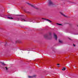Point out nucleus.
Returning a JSON list of instances; mask_svg holds the SVG:
<instances>
[{"label": "nucleus", "instance_id": "obj_15", "mask_svg": "<svg viewBox=\"0 0 78 78\" xmlns=\"http://www.w3.org/2000/svg\"><path fill=\"white\" fill-rule=\"evenodd\" d=\"M57 65H58V66L59 65V64H57Z\"/></svg>", "mask_w": 78, "mask_h": 78}, {"label": "nucleus", "instance_id": "obj_9", "mask_svg": "<svg viewBox=\"0 0 78 78\" xmlns=\"http://www.w3.org/2000/svg\"><path fill=\"white\" fill-rule=\"evenodd\" d=\"M4 69L5 70H8V69L7 67H5V68H4Z\"/></svg>", "mask_w": 78, "mask_h": 78}, {"label": "nucleus", "instance_id": "obj_11", "mask_svg": "<svg viewBox=\"0 0 78 78\" xmlns=\"http://www.w3.org/2000/svg\"><path fill=\"white\" fill-rule=\"evenodd\" d=\"M8 19H12L13 18L10 17H8Z\"/></svg>", "mask_w": 78, "mask_h": 78}, {"label": "nucleus", "instance_id": "obj_13", "mask_svg": "<svg viewBox=\"0 0 78 78\" xmlns=\"http://www.w3.org/2000/svg\"><path fill=\"white\" fill-rule=\"evenodd\" d=\"M44 37H45V38H46L47 37V36L46 35V36H44Z\"/></svg>", "mask_w": 78, "mask_h": 78}, {"label": "nucleus", "instance_id": "obj_2", "mask_svg": "<svg viewBox=\"0 0 78 78\" xmlns=\"http://www.w3.org/2000/svg\"><path fill=\"white\" fill-rule=\"evenodd\" d=\"M3 65V66H5V64H4V62H0V67H2V66H1V65Z\"/></svg>", "mask_w": 78, "mask_h": 78}, {"label": "nucleus", "instance_id": "obj_5", "mask_svg": "<svg viewBox=\"0 0 78 78\" xmlns=\"http://www.w3.org/2000/svg\"><path fill=\"white\" fill-rule=\"evenodd\" d=\"M42 19H44V20H47V21H49V22H51V21L48 20L46 19L45 18H42Z\"/></svg>", "mask_w": 78, "mask_h": 78}, {"label": "nucleus", "instance_id": "obj_7", "mask_svg": "<svg viewBox=\"0 0 78 78\" xmlns=\"http://www.w3.org/2000/svg\"><path fill=\"white\" fill-rule=\"evenodd\" d=\"M35 76H36V75H34L33 76H29L28 77L29 78H33V77H35Z\"/></svg>", "mask_w": 78, "mask_h": 78}, {"label": "nucleus", "instance_id": "obj_17", "mask_svg": "<svg viewBox=\"0 0 78 78\" xmlns=\"http://www.w3.org/2000/svg\"><path fill=\"white\" fill-rule=\"evenodd\" d=\"M58 67H59V66H58Z\"/></svg>", "mask_w": 78, "mask_h": 78}, {"label": "nucleus", "instance_id": "obj_14", "mask_svg": "<svg viewBox=\"0 0 78 78\" xmlns=\"http://www.w3.org/2000/svg\"><path fill=\"white\" fill-rule=\"evenodd\" d=\"M58 25H62L61 24H58Z\"/></svg>", "mask_w": 78, "mask_h": 78}, {"label": "nucleus", "instance_id": "obj_12", "mask_svg": "<svg viewBox=\"0 0 78 78\" xmlns=\"http://www.w3.org/2000/svg\"><path fill=\"white\" fill-rule=\"evenodd\" d=\"M59 42H60V43H62V41L61 40H59Z\"/></svg>", "mask_w": 78, "mask_h": 78}, {"label": "nucleus", "instance_id": "obj_16", "mask_svg": "<svg viewBox=\"0 0 78 78\" xmlns=\"http://www.w3.org/2000/svg\"><path fill=\"white\" fill-rule=\"evenodd\" d=\"M73 46H74V47H75V44H73Z\"/></svg>", "mask_w": 78, "mask_h": 78}, {"label": "nucleus", "instance_id": "obj_4", "mask_svg": "<svg viewBox=\"0 0 78 78\" xmlns=\"http://www.w3.org/2000/svg\"><path fill=\"white\" fill-rule=\"evenodd\" d=\"M54 37L55 38L56 40H57V36L55 34H54Z\"/></svg>", "mask_w": 78, "mask_h": 78}, {"label": "nucleus", "instance_id": "obj_1", "mask_svg": "<svg viewBox=\"0 0 78 78\" xmlns=\"http://www.w3.org/2000/svg\"><path fill=\"white\" fill-rule=\"evenodd\" d=\"M28 5H30L32 7H33L34 8H35V9H37L38 8H37V7H34V6H33V5H31V4L29 3H27Z\"/></svg>", "mask_w": 78, "mask_h": 78}, {"label": "nucleus", "instance_id": "obj_8", "mask_svg": "<svg viewBox=\"0 0 78 78\" xmlns=\"http://www.w3.org/2000/svg\"><path fill=\"white\" fill-rule=\"evenodd\" d=\"M60 14H62V15L63 16H64V17H67V16H66L65 15L63 14H62V13L61 12H60Z\"/></svg>", "mask_w": 78, "mask_h": 78}, {"label": "nucleus", "instance_id": "obj_6", "mask_svg": "<svg viewBox=\"0 0 78 78\" xmlns=\"http://www.w3.org/2000/svg\"><path fill=\"white\" fill-rule=\"evenodd\" d=\"M21 21H22V22H25L26 21L25 19H21Z\"/></svg>", "mask_w": 78, "mask_h": 78}, {"label": "nucleus", "instance_id": "obj_10", "mask_svg": "<svg viewBox=\"0 0 78 78\" xmlns=\"http://www.w3.org/2000/svg\"><path fill=\"white\" fill-rule=\"evenodd\" d=\"M65 70H66V68L64 67L62 69V70H63V71H64Z\"/></svg>", "mask_w": 78, "mask_h": 78}, {"label": "nucleus", "instance_id": "obj_3", "mask_svg": "<svg viewBox=\"0 0 78 78\" xmlns=\"http://www.w3.org/2000/svg\"><path fill=\"white\" fill-rule=\"evenodd\" d=\"M53 5V3L51 1H50L49 2V5Z\"/></svg>", "mask_w": 78, "mask_h": 78}]
</instances>
